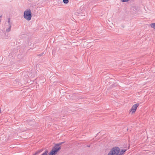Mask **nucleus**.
<instances>
[{"label":"nucleus","instance_id":"f257e3e1","mask_svg":"<svg viewBox=\"0 0 155 155\" xmlns=\"http://www.w3.org/2000/svg\"><path fill=\"white\" fill-rule=\"evenodd\" d=\"M63 142L56 144L51 151L48 153V155H58V152L61 148V145Z\"/></svg>","mask_w":155,"mask_h":155},{"label":"nucleus","instance_id":"f03ea898","mask_svg":"<svg viewBox=\"0 0 155 155\" xmlns=\"http://www.w3.org/2000/svg\"><path fill=\"white\" fill-rule=\"evenodd\" d=\"M24 18L27 21H30L31 18V12L29 9H26L24 12Z\"/></svg>","mask_w":155,"mask_h":155},{"label":"nucleus","instance_id":"7ed1b4c3","mask_svg":"<svg viewBox=\"0 0 155 155\" xmlns=\"http://www.w3.org/2000/svg\"><path fill=\"white\" fill-rule=\"evenodd\" d=\"M119 148L115 147L110 151L107 155H119Z\"/></svg>","mask_w":155,"mask_h":155},{"label":"nucleus","instance_id":"20e7f679","mask_svg":"<svg viewBox=\"0 0 155 155\" xmlns=\"http://www.w3.org/2000/svg\"><path fill=\"white\" fill-rule=\"evenodd\" d=\"M139 105V104H134L130 110V113L131 114L134 113L136 110L137 109Z\"/></svg>","mask_w":155,"mask_h":155},{"label":"nucleus","instance_id":"39448f33","mask_svg":"<svg viewBox=\"0 0 155 155\" xmlns=\"http://www.w3.org/2000/svg\"><path fill=\"white\" fill-rule=\"evenodd\" d=\"M5 24L6 26L8 27L6 31L7 32H9L10 31L12 27V23L10 22V18H8V22L7 23H6Z\"/></svg>","mask_w":155,"mask_h":155},{"label":"nucleus","instance_id":"423d86ee","mask_svg":"<svg viewBox=\"0 0 155 155\" xmlns=\"http://www.w3.org/2000/svg\"><path fill=\"white\" fill-rule=\"evenodd\" d=\"M126 149L125 150H120L119 155H122L124 154V152L126 151Z\"/></svg>","mask_w":155,"mask_h":155},{"label":"nucleus","instance_id":"0eeeda50","mask_svg":"<svg viewBox=\"0 0 155 155\" xmlns=\"http://www.w3.org/2000/svg\"><path fill=\"white\" fill-rule=\"evenodd\" d=\"M150 26L151 28L155 29V23H151L150 25Z\"/></svg>","mask_w":155,"mask_h":155},{"label":"nucleus","instance_id":"6e6552de","mask_svg":"<svg viewBox=\"0 0 155 155\" xmlns=\"http://www.w3.org/2000/svg\"><path fill=\"white\" fill-rule=\"evenodd\" d=\"M130 0H120L121 2L123 3L128 2L130 1Z\"/></svg>","mask_w":155,"mask_h":155},{"label":"nucleus","instance_id":"1a4fd4ad","mask_svg":"<svg viewBox=\"0 0 155 155\" xmlns=\"http://www.w3.org/2000/svg\"><path fill=\"white\" fill-rule=\"evenodd\" d=\"M63 2L64 3L67 4L69 2L68 0H63Z\"/></svg>","mask_w":155,"mask_h":155},{"label":"nucleus","instance_id":"9d476101","mask_svg":"<svg viewBox=\"0 0 155 155\" xmlns=\"http://www.w3.org/2000/svg\"><path fill=\"white\" fill-rule=\"evenodd\" d=\"M48 151L46 150L41 155H48Z\"/></svg>","mask_w":155,"mask_h":155},{"label":"nucleus","instance_id":"9b49d317","mask_svg":"<svg viewBox=\"0 0 155 155\" xmlns=\"http://www.w3.org/2000/svg\"><path fill=\"white\" fill-rule=\"evenodd\" d=\"M39 152H37L36 153H35V154H33V155H36Z\"/></svg>","mask_w":155,"mask_h":155}]
</instances>
